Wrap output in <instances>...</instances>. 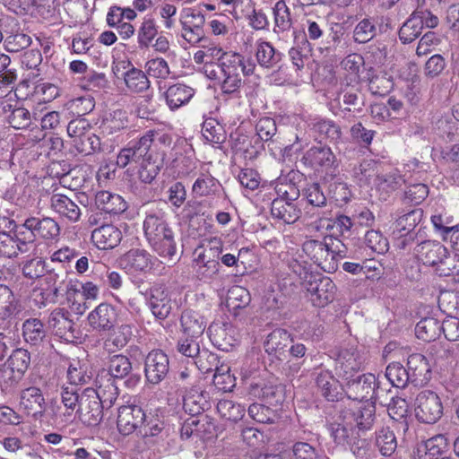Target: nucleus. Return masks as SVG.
Segmentation results:
<instances>
[{
	"label": "nucleus",
	"mask_w": 459,
	"mask_h": 459,
	"mask_svg": "<svg viewBox=\"0 0 459 459\" xmlns=\"http://www.w3.org/2000/svg\"><path fill=\"white\" fill-rule=\"evenodd\" d=\"M30 364V352L22 348L13 351L3 371V385L7 388L16 386L24 377Z\"/></svg>",
	"instance_id": "obj_8"
},
{
	"label": "nucleus",
	"mask_w": 459,
	"mask_h": 459,
	"mask_svg": "<svg viewBox=\"0 0 459 459\" xmlns=\"http://www.w3.org/2000/svg\"><path fill=\"white\" fill-rule=\"evenodd\" d=\"M31 42L32 39L28 34L16 32L8 35L4 40V45L6 51L16 53L30 47Z\"/></svg>",
	"instance_id": "obj_62"
},
{
	"label": "nucleus",
	"mask_w": 459,
	"mask_h": 459,
	"mask_svg": "<svg viewBox=\"0 0 459 459\" xmlns=\"http://www.w3.org/2000/svg\"><path fill=\"white\" fill-rule=\"evenodd\" d=\"M46 281L48 285L47 288L36 289L32 293L33 301L39 308L56 303L58 295L63 290L62 284H64V281H59L57 273H50L46 277Z\"/></svg>",
	"instance_id": "obj_24"
},
{
	"label": "nucleus",
	"mask_w": 459,
	"mask_h": 459,
	"mask_svg": "<svg viewBox=\"0 0 459 459\" xmlns=\"http://www.w3.org/2000/svg\"><path fill=\"white\" fill-rule=\"evenodd\" d=\"M124 80L127 90L134 93L144 92L151 87V82L145 72L137 68L128 70L125 74Z\"/></svg>",
	"instance_id": "obj_43"
},
{
	"label": "nucleus",
	"mask_w": 459,
	"mask_h": 459,
	"mask_svg": "<svg viewBox=\"0 0 459 459\" xmlns=\"http://www.w3.org/2000/svg\"><path fill=\"white\" fill-rule=\"evenodd\" d=\"M140 433L146 439L153 438L152 441L163 448L169 446L170 429L158 416L145 415Z\"/></svg>",
	"instance_id": "obj_19"
},
{
	"label": "nucleus",
	"mask_w": 459,
	"mask_h": 459,
	"mask_svg": "<svg viewBox=\"0 0 459 459\" xmlns=\"http://www.w3.org/2000/svg\"><path fill=\"white\" fill-rule=\"evenodd\" d=\"M80 396L75 386L63 387L61 392L62 403L65 408V412H60L59 409L53 413L55 421L66 423L71 421L73 412L77 411L80 403Z\"/></svg>",
	"instance_id": "obj_33"
},
{
	"label": "nucleus",
	"mask_w": 459,
	"mask_h": 459,
	"mask_svg": "<svg viewBox=\"0 0 459 459\" xmlns=\"http://www.w3.org/2000/svg\"><path fill=\"white\" fill-rule=\"evenodd\" d=\"M51 208L61 217L65 218L71 222H76L80 220L82 210L68 196L62 194H54L50 198Z\"/></svg>",
	"instance_id": "obj_28"
},
{
	"label": "nucleus",
	"mask_w": 459,
	"mask_h": 459,
	"mask_svg": "<svg viewBox=\"0 0 459 459\" xmlns=\"http://www.w3.org/2000/svg\"><path fill=\"white\" fill-rule=\"evenodd\" d=\"M251 300L249 291L241 286H232L227 295V306L230 308L237 309L246 307Z\"/></svg>",
	"instance_id": "obj_57"
},
{
	"label": "nucleus",
	"mask_w": 459,
	"mask_h": 459,
	"mask_svg": "<svg viewBox=\"0 0 459 459\" xmlns=\"http://www.w3.org/2000/svg\"><path fill=\"white\" fill-rule=\"evenodd\" d=\"M302 250L318 267L327 273L337 270V264L330 257L325 238L323 241L308 239L303 243Z\"/></svg>",
	"instance_id": "obj_14"
},
{
	"label": "nucleus",
	"mask_w": 459,
	"mask_h": 459,
	"mask_svg": "<svg viewBox=\"0 0 459 459\" xmlns=\"http://www.w3.org/2000/svg\"><path fill=\"white\" fill-rule=\"evenodd\" d=\"M158 33V26L153 17L144 16L138 30V43L141 47H149Z\"/></svg>",
	"instance_id": "obj_58"
},
{
	"label": "nucleus",
	"mask_w": 459,
	"mask_h": 459,
	"mask_svg": "<svg viewBox=\"0 0 459 459\" xmlns=\"http://www.w3.org/2000/svg\"><path fill=\"white\" fill-rule=\"evenodd\" d=\"M20 405L28 414L41 416L45 410V398L42 391L36 386L23 389L20 395Z\"/></svg>",
	"instance_id": "obj_30"
},
{
	"label": "nucleus",
	"mask_w": 459,
	"mask_h": 459,
	"mask_svg": "<svg viewBox=\"0 0 459 459\" xmlns=\"http://www.w3.org/2000/svg\"><path fill=\"white\" fill-rule=\"evenodd\" d=\"M66 130L68 136L71 138V143L74 147L91 133V125L85 118H77L69 122Z\"/></svg>",
	"instance_id": "obj_52"
},
{
	"label": "nucleus",
	"mask_w": 459,
	"mask_h": 459,
	"mask_svg": "<svg viewBox=\"0 0 459 459\" xmlns=\"http://www.w3.org/2000/svg\"><path fill=\"white\" fill-rule=\"evenodd\" d=\"M95 203L99 209L109 214H119L127 209V204L122 196L108 191L98 192Z\"/></svg>",
	"instance_id": "obj_35"
},
{
	"label": "nucleus",
	"mask_w": 459,
	"mask_h": 459,
	"mask_svg": "<svg viewBox=\"0 0 459 459\" xmlns=\"http://www.w3.org/2000/svg\"><path fill=\"white\" fill-rule=\"evenodd\" d=\"M180 322L184 334L189 338L201 337L207 325L204 316L191 309L182 313Z\"/></svg>",
	"instance_id": "obj_31"
},
{
	"label": "nucleus",
	"mask_w": 459,
	"mask_h": 459,
	"mask_svg": "<svg viewBox=\"0 0 459 459\" xmlns=\"http://www.w3.org/2000/svg\"><path fill=\"white\" fill-rule=\"evenodd\" d=\"M22 335L26 342L38 345L46 337V330L39 319L30 318L22 324Z\"/></svg>",
	"instance_id": "obj_46"
},
{
	"label": "nucleus",
	"mask_w": 459,
	"mask_h": 459,
	"mask_svg": "<svg viewBox=\"0 0 459 459\" xmlns=\"http://www.w3.org/2000/svg\"><path fill=\"white\" fill-rule=\"evenodd\" d=\"M126 113L121 109L108 113L102 120L100 130L103 134L111 135L127 127Z\"/></svg>",
	"instance_id": "obj_41"
},
{
	"label": "nucleus",
	"mask_w": 459,
	"mask_h": 459,
	"mask_svg": "<svg viewBox=\"0 0 459 459\" xmlns=\"http://www.w3.org/2000/svg\"><path fill=\"white\" fill-rule=\"evenodd\" d=\"M145 377L148 382L159 384L169 372V359L161 351H152L145 359Z\"/></svg>",
	"instance_id": "obj_21"
},
{
	"label": "nucleus",
	"mask_w": 459,
	"mask_h": 459,
	"mask_svg": "<svg viewBox=\"0 0 459 459\" xmlns=\"http://www.w3.org/2000/svg\"><path fill=\"white\" fill-rule=\"evenodd\" d=\"M304 286L316 307H325L334 299L335 285L328 277L310 276Z\"/></svg>",
	"instance_id": "obj_13"
},
{
	"label": "nucleus",
	"mask_w": 459,
	"mask_h": 459,
	"mask_svg": "<svg viewBox=\"0 0 459 459\" xmlns=\"http://www.w3.org/2000/svg\"><path fill=\"white\" fill-rule=\"evenodd\" d=\"M204 138L212 144H221L226 139L223 126L214 118H206L202 125Z\"/></svg>",
	"instance_id": "obj_49"
},
{
	"label": "nucleus",
	"mask_w": 459,
	"mask_h": 459,
	"mask_svg": "<svg viewBox=\"0 0 459 459\" xmlns=\"http://www.w3.org/2000/svg\"><path fill=\"white\" fill-rule=\"evenodd\" d=\"M179 22L182 27V37L188 43L195 45L204 39L205 18L200 11L193 8L183 9Z\"/></svg>",
	"instance_id": "obj_11"
},
{
	"label": "nucleus",
	"mask_w": 459,
	"mask_h": 459,
	"mask_svg": "<svg viewBox=\"0 0 459 459\" xmlns=\"http://www.w3.org/2000/svg\"><path fill=\"white\" fill-rule=\"evenodd\" d=\"M301 161L318 173L325 174L324 180L334 179L338 173V160L330 147L316 145L308 149Z\"/></svg>",
	"instance_id": "obj_5"
},
{
	"label": "nucleus",
	"mask_w": 459,
	"mask_h": 459,
	"mask_svg": "<svg viewBox=\"0 0 459 459\" xmlns=\"http://www.w3.org/2000/svg\"><path fill=\"white\" fill-rule=\"evenodd\" d=\"M196 271L202 279L213 278L220 270V263L217 259L211 257L208 252H198L195 259Z\"/></svg>",
	"instance_id": "obj_45"
},
{
	"label": "nucleus",
	"mask_w": 459,
	"mask_h": 459,
	"mask_svg": "<svg viewBox=\"0 0 459 459\" xmlns=\"http://www.w3.org/2000/svg\"><path fill=\"white\" fill-rule=\"evenodd\" d=\"M422 30L420 19L414 13L403 23L399 30V38L403 43H411L418 38Z\"/></svg>",
	"instance_id": "obj_54"
},
{
	"label": "nucleus",
	"mask_w": 459,
	"mask_h": 459,
	"mask_svg": "<svg viewBox=\"0 0 459 459\" xmlns=\"http://www.w3.org/2000/svg\"><path fill=\"white\" fill-rule=\"evenodd\" d=\"M223 80L221 82V91L224 93H234L238 91L242 84L240 71L245 75L252 74L255 69V64L245 58L238 53L230 51L226 53L221 64Z\"/></svg>",
	"instance_id": "obj_3"
},
{
	"label": "nucleus",
	"mask_w": 459,
	"mask_h": 459,
	"mask_svg": "<svg viewBox=\"0 0 459 459\" xmlns=\"http://www.w3.org/2000/svg\"><path fill=\"white\" fill-rule=\"evenodd\" d=\"M408 371L410 372L412 380L418 377H425L430 371L429 362L425 356L420 353H414L409 356Z\"/></svg>",
	"instance_id": "obj_60"
},
{
	"label": "nucleus",
	"mask_w": 459,
	"mask_h": 459,
	"mask_svg": "<svg viewBox=\"0 0 459 459\" xmlns=\"http://www.w3.org/2000/svg\"><path fill=\"white\" fill-rule=\"evenodd\" d=\"M313 129L323 138L330 141H337L341 138V128L333 120L325 118H316L313 123Z\"/></svg>",
	"instance_id": "obj_55"
},
{
	"label": "nucleus",
	"mask_w": 459,
	"mask_h": 459,
	"mask_svg": "<svg viewBox=\"0 0 459 459\" xmlns=\"http://www.w3.org/2000/svg\"><path fill=\"white\" fill-rule=\"evenodd\" d=\"M205 404V398L197 391H192L184 397V410L192 416L201 414L204 411Z\"/></svg>",
	"instance_id": "obj_64"
},
{
	"label": "nucleus",
	"mask_w": 459,
	"mask_h": 459,
	"mask_svg": "<svg viewBox=\"0 0 459 459\" xmlns=\"http://www.w3.org/2000/svg\"><path fill=\"white\" fill-rule=\"evenodd\" d=\"M291 342L290 334L284 329H275L267 335L264 343V351L281 360L286 357L287 347Z\"/></svg>",
	"instance_id": "obj_26"
},
{
	"label": "nucleus",
	"mask_w": 459,
	"mask_h": 459,
	"mask_svg": "<svg viewBox=\"0 0 459 459\" xmlns=\"http://www.w3.org/2000/svg\"><path fill=\"white\" fill-rule=\"evenodd\" d=\"M385 377L393 386L405 387L410 379V372L400 362L390 363L385 369Z\"/></svg>",
	"instance_id": "obj_50"
},
{
	"label": "nucleus",
	"mask_w": 459,
	"mask_h": 459,
	"mask_svg": "<svg viewBox=\"0 0 459 459\" xmlns=\"http://www.w3.org/2000/svg\"><path fill=\"white\" fill-rule=\"evenodd\" d=\"M275 28L274 30L286 31L290 29L292 22L289 7L285 2L278 1L273 8Z\"/></svg>",
	"instance_id": "obj_61"
},
{
	"label": "nucleus",
	"mask_w": 459,
	"mask_h": 459,
	"mask_svg": "<svg viewBox=\"0 0 459 459\" xmlns=\"http://www.w3.org/2000/svg\"><path fill=\"white\" fill-rule=\"evenodd\" d=\"M3 111L7 123L16 130L30 128L32 116L29 109L17 104L7 103L4 105Z\"/></svg>",
	"instance_id": "obj_34"
},
{
	"label": "nucleus",
	"mask_w": 459,
	"mask_h": 459,
	"mask_svg": "<svg viewBox=\"0 0 459 459\" xmlns=\"http://www.w3.org/2000/svg\"><path fill=\"white\" fill-rule=\"evenodd\" d=\"M153 153L154 152L152 147H151L148 150L147 154L144 157L141 158L140 162H138L139 178L143 183H152L160 172V165L153 158Z\"/></svg>",
	"instance_id": "obj_42"
},
{
	"label": "nucleus",
	"mask_w": 459,
	"mask_h": 459,
	"mask_svg": "<svg viewBox=\"0 0 459 459\" xmlns=\"http://www.w3.org/2000/svg\"><path fill=\"white\" fill-rule=\"evenodd\" d=\"M108 371L101 372L100 375H108L112 379L124 378L131 373L133 369L132 362L128 357L123 354L113 355L108 359Z\"/></svg>",
	"instance_id": "obj_40"
},
{
	"label": "nucleus",
	"mask_w": 459,
	"mask_h": 459,
	"mask_svg": "<svg viewBox=\"0 0 459 459\" xmlns=\"http://www.w3.org/2000/svg\"><path fill=\"white\" fill-rule=\"evenodd\" d=\"M441 325L432 317L421 319L415 326V334L418 339L424 342H431L439 336Z\"/></svg>",
	"instance_id": "obj_48"
},
{
	"label": "nucleus",
	"mask_w": 459,
	"mask_h": 459,
	"mask_svg": "<svg viewBox=\"0 0 459 459\" xmlns=\"http://www.w3.org/2000/svg\"><path fill=\"white\" fill-rule=\"evenodd\" d=\"M31 98L39 102H50L59 96V88L50 82H39L33 87Z\"/></svg>",
	"instance_id": "obj_59"
},
{
	"label": "nucleus",
	"mask_w": 459,
	"mask_h": 459,
	"mask_svg": "<svg viewBox=\"0 0 459 459\" xmlns=\"http://www.w3.org/2000/svg\"><path fill=\"white\" fill-rule=\"evenodd\" d=\"M375 402H350L340 417L351 426L358 436L370 430L376 420Z\"/></svg>",
	"instance_id": "obj_4"
},
{
	"label": "nucleus",
	"mask_w": 459,
	"mask_h": 459,
	"mask_svg": "<svg viewBox=\"0 0 459 459\" xmlns=\"http://www.w3.org/2000/svg\"><path fill=\"white\" fill-rule=\"evenodd\" d=\"M316 381L321 394L328 401L333 402L342 398L344 389L329 370H321Z\"/></svg>",
	"instance_id": "obj_32"
},
{
	"label": "nucleus",
	"mask_w": 459,
	"mask_h": 459,
	"mask_svg": "<svg viewBox=\"0 0 459 459\" xmlns=\"http://www.w3.org/2000/svg\"><path fill=\"white\" fill-rule=\"evenodd\" d=\"M305 195L308 204L312 206L307 212H311L314 208L320 209L317 213L324 210L333 208L332 204H327L326 197L318 184L308 186L305 190Z\"/></svg>",
	"instance_id": "obj_53"
},
{
	"label": "nucleus",
	"mask_w": 459,
	"mask_h": 459,
	"mask_svg": "<svg viewBox=\"0 0 459 459\" xmlns=\"http://www.w3.org/2000/svg\"><path fill=\"white\" fill-rule=\"evenodd\" d=\"M93 245L100 250L113 249L122 239L121 230L113 224H104L91 232Z\"/></svg>",
	"instance_id": "obj_25"
},
{
	"label": "nucleus",
	"mask_w": 459,
	"mask_h": 459,
	"mask_svg": "<svg viewBox=\"0 0 459 459\" xmlns=\"http://www.w3.org/2000/svg\"><path fill=\"white\" fill-rule=\"evenodd\" d=\"M96 397L99 398L101 405L110 408L118 397V387L116 381L108 375H98L96 388L93 389Z\"/></svg>",
	"instance_id": "obj_27"
},
{
	"label": "nucleus",
	"mask_w": 459,
	"mask_h": 459,
	"mask_svg": "<svg viewBox=\"0 0 459 459\" xmlns=\"http://www.w3.org/2000/svg\"><path fill=\"white\" fill-rule=\"evenodd\" d=\"M144 235L152 250L161 257H172L176 253V243L169 228L166 213L159 208H150L143 221Z\"/></svg>",
	"instance_id": "obj_1"
},
{
	"label": "nucleus",
	"mask_w": 459,
	"mask_h": 459,
	"mask_svg": "<svg viewBox=\"0 0 459 459\" xmlns=\"http://www.w3.org/2000/svg\"><path fill=\"white\" fill-rule=\"evenodd\" d=\"M60 125V113L57 111H49L46 113L40 122L41 128L37 126L30 129V132H35L36 134L31 138L33 142L39 143L44 139L45 134L42 131L56 129Z\"/></svg>",
	"instance_id": "obj_56"
},
{
	"label": "nucleus",
	"mask_w": 459,
	"mask_h": 459,
	"mask_svg": "<svg viewBox=\"0 0 459 459\" xmlns=\"http://www.w3.org/2000/svg\"><path fill=\"white\" fill-rule=\"evenodd\" d=\"M90 326L98 332L110 330L117 322V311L108 303H100L87 316Z\"/></svg>",
	"instance_id": "obj_22"
},
{
	"label": "nucleus",
	"mask_w": 459,
	"mask_h": 459,
	"mask_svg": "<svg viewBox=\"0 0 459 459\" xmlns=\"http://www.w3.org/2000/svg\"><path fill=\"white\" fill-rule=\"evenodd\" d=\"M148 303L153 316L159 319L166 318L171 310L170 299L161 286H152L148 293Z\"/></svg>",
	"instance_id": "obj_29"
},
{
	"label": "nucleus",
	"mask_w": 459,
	"mask_h": 459,
	"mask_svg": "<svg viewBox=\"0 0 459 459\" xmlns=\"http://www.w3.org/2000/svg\"><path fill=\"white\" fill-rule=\"evenodd\" d=\"M220 415L229 420L237 421L244 416L245 409L230 400H221L217 404Z\"/></svg>",
	"instance_id": "obj_63"
},
{
	"label": "nucleus",
	"mask_w": 459,
	"mask_h": 459,
	"mask_svg": "<svg viewBox=\"0 0 459 459\" xmlns=\"http://www.w3.org/2000/svg\"><path fill=\"white\" fill-rule=\"evenodd\" d=\"M255 56L259 65L264 68H272L281 60V54L271 43L262 39L255 43Z\"/></svg>",
	"instance_id": "obj_37"
},
{
	"label": "nucleus",
	"mask_w": 459,
	"mask_h": 459,
	"mask_svg": "<svg viewBox=\"0 0 459 459\" xmlns=\"http://www.w3.org/2000/svg\"><path fill=\"white\" fill-rule=\"evenodd\" d=\"M271 213L273 218L278 219L284 223H294L300 214V211L293 203L284 199H275L272 203Z\"/></svg>",
	"instance_id": "obj_38"
},
{
	"label": "nucleus",
	"mask_w": 459,
	"mask_h": 459,
	"mask_svg": "<svg viewBox=\"0 0 459 459\" xmlns=\"http://www.w3.org/2000/svg\"><path fill=\"white\" fill-rule=\"evenodd\" d=\"M363 363L362 356L357 347L342 348L336 354L334 370L335 374L343 382L351 380L359 371Z\"/></svg>",
	"instance_id": "obj_9"
},
{
	"label": "nucleus",
	"mask_w": 459,
	"mask_h": 459,
	"mask_svg": "<svg viewBox=\"0 0 459 459\" xmlns=\"http://www.w3.org/2000/svg\"><path fill=\"white\" fill-rule=\"evenodd\" d=\"M21 311V305L12 290L0 284V319H7Z\"/></svg>",
	"instance_id": "obj_39"
},
{
	"label": "nucleus",
	"mask_w": 459,
	"mask_h": 459,
	"mask_svg": "<svg viewBox=\"0 0 459 459\" xmlns=\"http://www.w3.org/2000/svg\"><path fill=\"white\" fill-rule=\"evenodd\" d=\"M10 231H0V255L11 258L18 255L19 253L34 251L37 244L33 240H22L19 236Z\"/></svg>",
	"instance_id": "obj_18"
},
{
	"label": "nucleus",
	"mask_w": 459,
	"mask_h": 459,
	"mask_svg": "<svg viewBox=\"0 0 459 459\" xmlns=\"http://www.w3.org/2000/svg\"><path fill=\"white\" fill-rule=\"evenodd\" d=\"M443 403L438 394L431 390H421L414 401L415 416L419 421L433 424L443 415Z\"/></svg>",
	"instance_id": "obj_6"
},
{
	"label": "nucleus",
	"mask_w": 459,
	"mask_h": 459,
	"mask_svg": "<svg viewBox=\"0 0 459 459\" xmlns=\"http://www.w3.org/2000/svg\"><path fill=\"white\" fill-rule=\"evenodd\" d=\"M316 216L317 219L312 223V227L316 230L325 229L330 231L329 235L343 238L352 226V222L348 216L339 215L333 219L332 209L324 210L316 213Z\"/></svg>",
	"instance_id": "obj_17"
},
{
	"label": "nucleus",
	"mask_w": 459,
	"mask_h": 459,
	"mask_svg": "<svg viewBox=\"0 0 459 459\" xmlns=\"http://www.w3.org/2000/svg\"><path fill=\"white\" fill-rule=\"evenodd\" d=\"M376 446L384 456L392 455L397 447L396 437L388 427L381 428L376 432Z\"/></svg>",
	"instance_id": "obj_47"
},
{
	"label": "nucleus",
	"mask_w": 459,
	"mask_h": 459,
	"mask_svg": "<svg viewBox=\"0 0 459 459\" xmlns=\"http://www.w3.org/2000/svg\"><path fill=\"white\" fill-rule=\"evenodd\" d=\"M403 183V179L397 171L377 175L374 179L377 189L385 195L396 190Z\"/></svg>",
	"instance_id": "obj_51"
},
{
	"label": "nucleus",
	"mask_w": 459,
	"mask_h": 459,
	"mask_svg": "<svg viewBox=\"0 0 459 459\" xmlns=\"http://www.w3.org/2000/svg\"><path fill=\"white\" fill-rule=\"evenodd\" d=\"M153 131L146 132L136 141H131L121 149L117 157V165L120 168H126L130 163L140 162L141 158L144 157L148 150L152 147L154 142Z\"/></svg>",
	"instance_id": "obj_10"
},
{
	"label": "nucleus",
	"mask_w": 459,
	"mask_h": 459,
	"mask_svg": "<svg viewBox=\"0 0 459 459\" xmlns=\"http://www.w3.org/2000/svg\"><path fill=\"white\" fill-rule=\"evenodd\" d=\"M143 410L137 405H125L118 409L117 425L119 432L129 435L140 429L145 420Z\"/></svg>",
	"instance_id": "obj_20"
},
{
	"label": "nucleus",
	"mask_w": 459,
	"mask_h": 459,
	"mask_svg": "<svg viewBox=\"0 0 459 459\" xmlns=\"http://www.w3.org/2000/svg\"><path fill=\"white\" fill-rule=\"evenodd\" d=\"M346 389L344 390L350 402H378L382 405L387 403L388 392L382 388L377 377L374 374L368 373L357 376L351 380L344 381Z\"/></svg>",
	"instance_id": "obj_2"
},
{
	"label": "nucleus",
	"mask_w": 459,
	"mask_h": 459,
	"mask_svg": "<svg viewBox=\"0 0 459 459\" xmlns=\"http://www.w3.org/2000/svg\"><path fill=\"white\" fill-rule=\"evenodd\" d=\"M193 193L198 196H209L218 195L221 190V185L210 174H201L195 181Z\"/></svg>",
	"instance_id": "obj_44"
},
{
	"label": "nucleus",
	"mask_w": 459,
	"mask_h": 459,
	"mask_svg": "<svg viewBox=\"0 0 459 459\" xmlns=\"http://www.w3.org/2000/svg\"><path fill=\"white\" fill-rule=\"evenodd\" d=\"M120 265L128 273H160L162 262L152 256L144 249H131L123 255L119 260Z\"/></svg>",
	"instance_id": "obj_7"
},
{
	"label": "nucleus",
	"mask_w": 459,
	"mask_h": 459,
	"mask_svg": "<svg viewBox=\"0 0 459 459\" xmlns=\"http://www.w3.org/2000/svg\"><path fill=\"white\" fill-rule=\"evenodd\" d=\"M74 322L70 313L65 308L54 309L48 320V328L61 339L70 341L74 337Z\"/></svg>",
	"instance_id": "obj_23"
},
{
	"label": "nucleus",
	"mask_w": 459,
	"mask_h": 459,
	"mask_svg": "<svg viewBox=\"0 0 459 459\" xmlns=\"http://www.w3.org/2000/svg\"><path fill=\"white\" fill-rule=\"evenodd\" d=\"M413 254L420 262L429 266L446 264L450 260L459 262L456 255L449 257L447 248L436 240L420 242L414 247Z\"/></svg>",
	"instance_id": "obj_12"
},
{
	"label": "nucleus",
	"mask_w": 459,
	"mask_h": 459,
	"mask_svg": "<svg viewBox=\"0 0 459 459\" xmlns=\"http://www.w3.org/2000/svg\"><path fill=\"white\" fill-rule=\"evenodd\" d=\"M194 94L193 88L186 84L177 83L169 86L166 91V102L171 110H175L188 103Z\"/></svg>",
	"instance_id": "obj_36"
},
{
	"label": "nucleus",
	"mask_w": 459,
	"mask_h": 459,
	"mask_svg": "<svg viewBox=\"0 0 459 459\" xmlns=\"http://www.w3.org/2000/svg\"><path fill=\"white\" fill-rule=\"evenodd\" d=\"M99 398L93 393V389H86L80 396V403L76 412L80 420L89 426H95L102 420V409Z\"/></svg>",
	"instance_id": "obj_16"
},
{
	"label": "nucleus",
	"mask_w": 459,
	"mask_h": 459,
	"mask_svg": "<svg viewBox=\"0 0 459 459\" xmlns=\"http://www.w3.org/2000/svg\"><path fill=\"white\" fill-rule=\"evenodd\" d=\"M22 228L30 232L29 240H34L35 238H40L45 240L56 239L60 234V227L58 223L49 217H35L27 218L22 225ZM35 243V241H33Z\"/></svg>",
	"instance_id": "obj_15"
}]
</instances>
